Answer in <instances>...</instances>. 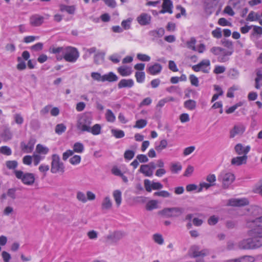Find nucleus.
<instances>
[{
  "instance_id": "nucleus-63",
  "label": "nucleus",
  "mask_w": 262,
  "mask_h": 262,
  "mask_svg": "<svg viewBox=\"0 0 262 262\" xmlns=\"http://www.w3.org/2000/svg\"><path fill=\"white\" fill-rule=\"evenodd\" d=\"M212 35L216 38H220L222 37V31L219 28H217L212 31Z\"/></svg>"
},
{
  "instance_id": "nucleus-38",
  "label": "nucleus",
  "mask_w": 262,
  "mask_h": 262,
  "mask_svg": "<svg viewBox=\"0 0 262 262\" xmlns=\"http://www.w3.org/2000/svg\"><path fill=\"white\" fill-rule=\"evenodd\" d=\"M152 239L156 243L159 245H162L164 243V239L161 234H154L152 236Z\"/></svg>"
},
{
  "instance_id": "nucleus-48",
  "label": "nucleus",
  "mask_w": 262,
  "mask_h": 262,
  "mask_svg": "<svg viewBox=\"0 0 262 262\" xmlns=\"http://www.w3.org/2000/svg\"><path fill=\"white\" fill-rule=\"evenodd\" d=\"M138 22L141 25H146L150 23V17H137Z\"/></svg>"
},
{
  "instance_id": "nucleus-53",
  "label": "nucleus",
  "mask_w": 262,
  "mask_h": 262,
  "mask_svg": "<svg viewBox=\"0 0 262 262\" xmlns=\"http://www.w3.org/2000/svg\"><path fill=\"white\" fill-rule=\"evenodd\" d=\"M81 161V157L79 155H75L70 159V162L72 165H77Z\"/></svg>"
},
{
  "instance_id": "nucleus-30",
  "label": "nucleus",
  "mask_w": 262,
  "mask_h": 262,
  "mask_svg": "<svg viewBox=\"0 0 262 262\" xmlns=\"http://www.w3.org/2000/svg\"><path fill=\"white\" fill-rule=\"evenodd\" d=\"M101 127L100 124H96L92 127L89 128L87 132L91 133L94 135H98L101 133Z\"/></svg>"
},
{
  "instance_id": "nucleus-62",
  "label": "nucleus",
  "mask_w": 262,
  "mask_h": 262,
  "mask_svg": "<svg viewBox=\"0 0 262 262\" xmlns=\"http://www.w3.org/2000/svg\"><path fill=\"white\" fill-rule=\"evenodd\" d=\"M195 147L194 146H191L185 148L183 151V155L185 156H188L193 152L195 150Z\"/></svg>"
},
{
  "instance_id": "nucleus-11",
  "label": "nucleus",
  "mask_w": 262,
  "mask_h": 262,
  "mask_svg": "<svg viewBox=\"0 0 262 262\" xmlns=\"http://www.w3.org/2000/svg\"><path fill=\"white\" fill-rule=\"evenodd\" d=\"M173 4L171 0H163L162 4V9L159 11V13H168L171 14L172 13Z\"/></svg>"
},
{
  "instance_id": "nucleus-61",
  "label": "nucleus",
  "mask_w": 262,
  "mask_h": 262,
  "mask_svg": "<svg viewBox=\"0 0 262 262\" xmlns=\"http://www.w3.org/2000/svg\"><path fill=\"white\" fill-rule=\"evenodd\" d=\"M189 79L191 84L195 86H199V80L198 78L194 75H190L189 76Z\"/></svg>"
},
{
  "instance_id": "nucleus-40",
  "label": "nucleus",
  "mask_w": 262,
  "mask_h": 262,
  "mask_svg": "<svg viewBox=\"0 0 262 262\" xmlns=\"http://www.w3.org/2000/svg\"><path fill=\"white\" fill-rule=\"evenodd\" d=\"M167 146V142L165 139L162 140L159 145L155 146V149L158 151H161L162 150L165 149Z\"/></svg>"
},
{
  "instance_id": "nucleus-59",
  "label": "nucleus",
  "mask_w": 262,
  "mask_h": 262,
  "mask_svg": "<svg viewBox=\"0 0 262 262\" xmlns=\"http://www.w3.org/2000/svg\"><path fill=\"white\" fill-rule=\"evenodd\" d=\"M131 19L128 18L126 20H124L121 23L122 28L125 30H128L130 27Z\"/></svg>"
},
{
  "instance_id": "nucleus-18",
  "label": "nucleus",
  "mask_w": 262,
  "mask_h": 262,
  "mask_svg": "<svg viewBox=\"0 0 262 262\" xmlns=\"http://www.w3.org/2000/svg\"><path fill=\"white\" fill-rule=\"evenodd\" d=\"M134 85V81L132 79H122L118 83L119 89L130 88Z\"/></svg>"
},
{
  "instance_id": "nucleus-24",
  "label": "nucleus",
  "mask_w": 262,
  "mask_h": 262,
  "mask_svg": "<svg viewBox=\"0 0 262 262\" xmlns=\"http://www.w3.org/2000/svg\"><path fill=\"white\" fill-rule=\"evenodd\" d=\"M139 172L143 173L146 177H150L153 174L152 172L147 164L141 165L139 170Z\"/></svg>"
},
{
  "instance_id": "nucleus-29",
  "label": "nucleus",
  "mask_w": 262,
  "mask_h": 262,
  "mask_svg": "<svg viewBox=\"0 0 262 262\" xmlns=\"http://www.w3.org/2000/svg\"><path fill=\"white\" fill-rule=\"evenodd\" d=\"M113 197L117 206H119L121 203V192L119 190H116L113 192Z\"/></svg>"
},
{
  "instance_id": "nucleus-14",
  "label": "nucleus",
  "mask_w": 262,
  "mask_h": 262,
  "mask_svg": "<svg viewBox=\"0 0 262 262\" xmlns=\"http://www.w3.org/2000/svg\"><path fill=\"white\" fill-rule=\"evenodd\" d=\"M165 33V30L163 28H159L155 30L149 31L148 35L151 37L152 40H155L162 37Z\"/></svg>"
},
{
  "instance_id": "nucleus-7",
  "label": "nucleus",
  "mask_w": 262,
  "mask_h": 262,
  "mask_svg": "<svg viewBox=\"0 0 262 262\" xmlns=\"http://www.w3.org/2000/svg\"><path fill=\"white\" fill-rule=\"evenodd\" d=\"M184 211L181 207L165 208L158 213L166 217H177L180 216Z\"/></svg>"
},
{
  "instance_id": "nucleus-32",
  "label": "nucleus",
  "mask_w": 262,
  "mask_h": 262,
  "mask_svg": "<svg viewBox=\"0 0 262 262\" xmlns=\"http://www.w3.org/2000/svg\"><path fill=\"white\" fill-rule=\"evenodd\" d=\"M73 147V152L82 153L84 150V145L80 142H76Z\"/></svg>"
},
{
  "instance_id": "nucleus-3",
  "label": "nucleus",
  "mask_w": 262,
  "mask_h": 262,
  "mask_svg": "<svg viewBox=\"0 0 262 262\" xmlns=\"http://www.w3.org/2000/svg\"><path fill=\"white\" fill-rule=\"evenodd\" d=\"M79 56V54L76 48L72 47H66L62 56L57 57L58 60H61L62 58L67 62L74 63L76 61Z\"/></svg>"
},
{
  "instance_id": "nucleus-22",
  "label": "nucleus",
  "mask_w": 262,
  "mask_h": 262,
  "mask_svg": "<svg viewBox=\"0 0 262 262\" xmlns=\"http://www.w3.org/2000/svg\"><path fill=\"white\" fill-rule=\"evenodd\" d=\"M118 79L117 76L112 72L103 75V82L108 81L112 82L117 81Z\"/></svg>"
},
{
  "instance_id": "nucleus-55",
  "label": "nucleus",
  "mask_w": 262,
  "mask_h": 262,
  "mask_svg": "<svg viewBox=\"0 0 262 262\" xmlns=\"http://www.w3.org/2000/svg\"><path fill=\"white\" fill-rule=\"evenodd\" d=\"M135 152L132 150H127L125 151L124 157L125 159L131 160L135 156Z\"/></svg>"
},
{
  "instance_id": "nucleus-45",
  "label": "nucleus",
  "mask_w": 262,
  "mask_h": 262,
  "mask_svg": "<svg viewBox=\"0 0 262 262\" xmlns=\"http://www.w3.org/2000/svg\"><path fill=\"white\" fill-rule=\"evenodd\" d=\"M0 152L5 155L10 156L12 154V150L9 147L3 146L0 147Z\"/></svg>"
},
{
  "instance_id": "nucleus-4",
  "label": "nucleus",
  "mask_w": 262,
  "mask_h": 262,
  "mask_svg": "<svg viewBox=\"0 0 262 262\" xmlns=\"http://www.w3.org/2000/svg\"><path fill=\"white\" fill-rule=\"evenodd\" d=\"M235 179V177L233 173L226 170L222 171L218 176V180L221 182L222 187L225 189L229 188Z\"/></svg>"
},
{
  "instance_id": "nucleus-41",
  "label": "nucleus",
  "mask_w": 262,
  "mask_h": 262,
  "mask_svg": "<svg viewBox=\"0 0 262 262\" xmlns=\"http://www.w3.org/2000/svg\"><path fill=\"white\" fill-rule=\"evenodd\" d=\"M17 60L18 62L16 68L18 70H24L26 68V64L25 61H24L21 57H18Z\"/></svg>"
},
{
  "instance_id": "nucleus-13",
  "label": "nucleus",
  "mask_w": 262,
  "mask_h": 262,
  "mask_svg": "<svg viewBox=\"0 0 262 262\" xmlns=\"http://www.w3.org/2000/svg\"><path fill=\"white\" fill-rule=\"evenodd\" d=\"M249 202L245 198L231 199L228 201V205L235 207H241L247 205Z\"/></svg>"
},
{
  "instance_id": "nucleus-2",
  "label": "nucleus",
  "mask_w": 262,
  "mask_h": 262,
  "mask_svg": "<svg viewBox=\"0 0 262 262\" xmlns=\"http://www.w3.org/2000/svg\"><path fill=\"white\" fill-rule=\"evenodd\" d=\"M246 226L248 228H251L250 234L257 235L262 238V216L254 220H247Z\"/></svg>"
},
{
  "instance_id": "nucleus-56",
  "label": "nucleus",
  "mask_w": 262,
  "mask_h": 262,
  "mask_svg": "<svg viewBox=\"0 0 262 262\" xmlns=\"http://www.w3.org/2000/svg\"><path fill=\"white\" fill-rule=\"evenodd\" d=\"M14 119L15 122L18 125H21L23 123L24 119L20 114H15L14 115Z\"/></svg>"
},
{
  "instance_id": "nucleus-20",
  "label": "nucleus",
  "mask_w": 262,
  "mask_h": 262,
  "mask_svg": "<svg viewBox=\"0 0 262 262\" xmlns=\"http://www.w3.org/2000/svg\"><path fill=\"white\" fill-rule=\"evenodd\" d=\"M247 156L236 157L232 159L231 163L233 165L239 166L243 164H246L247 162Z\"/></svg>"
},
{
  "instance_id": "nucleus-1",
  "label": "nucleus",
  "mask_w": 262,
  "mask_h": 262,
  "mask_svg": "<svg viewBox=\"0 0 262 262\" xmlns=\"http://www.w3.org/2000/svg\"><path fill=\"white\" fill-rule=\"evenodd\" d=\"M250 230L247 231V235L250 237L244 239L238 243V247L240 249H254L262 246V238L257 235H251Z\"/></svg>"
},
{
  "instance_id": "nucleus-15",
  "label": "nucleus",
  "mask_w": 262,
  "mask_h": 262,
  "mask_svg": "<svg viewBox=\"0 0 262 262\" xmlns=\"http://www.w3.org/2000/svg\"><path fill=\"white\" fill-rule=\"evenodd\" d=\"M234 149L237 155L247 156L250 151V147L249 145L244 147L241 143H238L235 146Z\"/></svg>"
},
{
  "instance_id": "nucleus-9",
  "label": "nucleus",
  "mask_w": 262,
  "mask_h": 262,
  "mask_svg": "<svg viewBox=\"0 0 262 262\" xmlns=\"http://www.w3.org/2000/svg\"><path fill=\"white\" fill-rule=\"evenodd\" d=\"M210 61L209 59H203L198 64L192 66V70L198 72L200 71L204 73H209L210 70Z\"/></svg>"
},
{
  "instance_id": "nucleus-49",
  "label": "nucleus",
  "mask_w": 262,
  "mask_h": 262,
  "mask_svg": "<svg viewBox=\"0 0 262 262\" xmlns=\"http://www.w3.org/2000/svg\"><path fill=\"white\" fill-rule=\"evenodd\" d=\"M137 57L142 61H149L150 60V57L144 54L139 53L137 54Z\"/></svg>"
},
{
  "instance_id": "nucleus-23",
  "label": "nucleus",
  "mask_w": 262,
  "mask_h": 262,
  "mask_svg": "<svg viewBox=\"0 0 262 262\" xmlns=\"http://www.w3.org/2000/svg\"><path fill=\"white\" fill-rule=\"evenodd\" d=\"M118 72L122 76H129L132 73V69L127 66H121L117 69Z\"/></svg>"
},
{
  "instance_id": "nucleus-27",
  "label": "nucleus",
  "mask_w": 262,
  "mask_h": 262,
  "mask_svg": "<svg viewBox=\"0 0 262 262\" xmlns=\"http://www.w3.org/2000/svg\"><path fill=\"white\" fill-rule=\"evenodd\" d=\"M256 77L255 79V88L256 89H259L260 85L259 82L262 81V70L258 69L256 72Z\"/></svg>"
},
{
  "instance_id": "nucleus-39",
  "label": "nucleus",
  "mask_w": 262,
  "mask_h": 262,
  "mask_svg": "<svg viewBox=\"0 0 262 262\" xmlns=\"http://www.w3.org/2000/svg\"><path fill=\"white\" fill-rule=\"evenodd\" d=\"M239 75V71L235 69H231L229 71L228 76L232 79H236L238 78Z\"/></svg>"
},
{
  "instance_id": "nucleus-5",
  "label": "nucleus",
  "mask_w": 262,
  "mask_h": 262,
  "mask_svg": "<svg viewBox=\"0 0 262 262\" xmlns=\"http://www.w3.org/2000/svg\"><path fill=\"white\" fill-rule=\"evenodd\" d=\"M92 122V117L89 113L82 114L78 119L77 127L82 132L89 130Z\"/></svg>"
},
{
  "instance_id": "nucleus-37",
  "label": "nucleus",
  "mask_w": 262,
  "mask_h": 262,
  "mask_svg": "<svg viewBox=\"0 0 262 262\" xmlns=\"http://www.w3.org/2000/svg\"><path fill=\"white\" fill-rule=\"evenodd\" d=\"M135 77L137 82L143 83L145 78V73L144 72H136L135 73Z\"/></svg>"
},
{
  "instance_id": "nucleus-42",
  "label": "nucleus",
  "mask_w": 262,
  "mask_h": 262,
  "mask_svg": "<svg viewBox=\"0 0 262 262\" xmlns=\"http://www.w3.org/2000/svg\"><path fill=\"white\" fill-rule=\"evenodd\" d=\"M147 123V121L145 119H140L136 121V124L134 127L138 128H142L144 127Z\"/></svg>"
},
{
  "instance_id": "nucleus-36",
  "label": "nucleus",
  "mask_w": 262,
  "mask_h": 262,
  "mask_svg": "<svg viewBox=\"0 0 262 262\" xmlns=\"http://www.w3.org/2000/svg\"><path fill=\"white\" fill-rule=\"evenodd\" d=\"M111 133L116 138L118 139L122 138L125 136L124 132L123 130L120 129H112L111 130Z\"/></svg>"
},
{
  "instance_id": "nucleus-25",
  "label": "nucleus",
  "mask_w": 262,
  "mask_h": 262,
  "mask_svg": "<svg viewBox=\"0 0 262 262\" xmlns=\"http://www.w3.org/2000/svg\"><path fill=\"white\" fill-rule=\"evenodd\" d=\"M124 236V234L123 232L117 231L108 236V238L113 242H117L122 239Z\"/></svg>"
},
{
  "instance_id": "nucleus-17",
  "label": "nucleus",
  "mask_w": 262,
  "mask_h": 262,
  "mask_svg": "<svg viewBox=\"0 0 262 262\" xmlns=\"http://www.w3.org/2000/svg\"><path fill=\"white\" fill-rule=\"evenodd\" d=\"M245 130V127L243 124L234 125L233 128L230 131V138H234L236 135L242 134Z\"/></svg>"
},
{
  "instance_id": "nucleus-46",
  "label": "nucleus",
  "mask_w": 262,
  "mask_h": 262,
  "mask_svg": "<svg viewBox=\"0 0 262 262\" xmlns=\"http://www.w3.org/2000/svg\"><path fill=\"white\" fill-rule=\"evenodd\" d=\"M77 199L83 203L86 202L87 199L85 194L81 191H78L76 194Z\"/></svg>"
},
{
  "instance_id": "nucleus-16",
  "label": "nucleus",
  "mask_w": 262,
  "mask_h": 262,
  "mask_svg": "<svg viewBox=\"0 0 262 262\" xmlns=\"http://www.w3.org/2000/svg\"><path fill=\"white\" fill-rule=\"evenodd\" d=\"M162 69V66L160 64L155 63L154 64L149 66L146 71L150 75H155L161 73Z\"/></svg>"
},
{
  "instance_id": "nucleus-26",
  "label": "nucleus",
  "mask_w": 262,
  "mask_h": 262,
  "mask_svg": "<svg viewBox=\"0 0 262 262\" xmlns=\"http://www.w3.org/2000/svg\"><path fill=\"white\" fill-rule=\"evenodd\" d=\"M44 22L43 17H30V24L33 27H37Z\"/></svg>"
},
{
  "instance_id": "nucleus-47",
  "label": "nucleus",
  "mask_w": 262,
  "mask_h": 262,
  "mask_svg": "<svg viewBox=\"0 0 262 262\" xmlns=\"http://www.w3.org/2000/svg\"><path fill=\"white\" fill-rule=\"evenodd\" d=\"M36 151L39 154H46L48 153L49 149L47 147L43 146L41 144H38L36 146Z\"/></svg>"
},
{
  "instance_id": "nucleus-50",
  "label": "nucleus",
  "mask_w": 262,
  "mask_h": 262,
  "mask_svg": "<svg viewBox=\"0 0 262 262\" xmlns=\"http://www.w3.org/2000/svg\"><path fill=\"white\" fill-rule=\"evenodd\" d=\"M154 194L155 196H159L163 198H168L170 196V193L165 190L155 192Z\"/></svg>"
},
{
  "instance_id": "nucleus-12",
  "label": "nucleus",
  "mask_w": 262,
  "mask_h": 262,
  "mask_svg": "<svg viewBox=\"0 0 262 262\" xmlns=\"http://www.w3.org/2000/svg\"><path fill=\"white\" fill-rule=\"evenodd\" d=\"M35 143V140L31 138L27 144H26L24 142H21L20 143V148L24 152L31 153L34 149Z\"/></svg>"
},
{
  "instance_id": "nucleus-19",
  "label": "nucleus",
  "mask_w": 262,
  "mask_h": 262,
  "mask_svg": "<svg viewBox=\"0 0 262 262\" xmlns=\"http://www.w3.org/2000/svg\"><path fill=\"white\" fill-rule=\"evenodd\" d=\"M233 53V51L226 50L223 49L220 55L218 56V61L220 62H225L229 60V56H230Z\"/></svg>"
},
{
  "instance_id": "nucleus-31",
  "label": "nucleus",
  "mask_w": 262,
  "mask_h": 262,
  "mask_svg": "<svg viewBox=\"0 0 262 262\" xmlns=\"http://www.w3.org/2000/svg\"><path fill=\"white\" fill-rule=\"evenodd\" d=\"M184 107L189 110H193L196 107V102L191 99L186 101L184 103Z\"/></svg>"
},
{
  "instance_id": "nucleus-44",
  "label": "nucleus",
  "mask_w": 262,
  "mask_h": 262,
  "mask_svg": "<svg viewBox=\"0 0 262 262\" xmlns=\"http://www.w3.org/2000/svg\"><path fill=\"white\" fill-rule=\"evenodd\" d=\"M66 130V126L62 123L57 124L55 127V132L58 135L64 133Z\"/></svg>"
},
{
  "instance_id": "nucleus-34",
  "label": "nucleus",
  "mask_w": 262,
  "mask_h": 262,
  "mask_svg": "<svg viewBox=\"0 0 262 262\" xmlns=\"http://www.w3.org/2000/svg\"><path fill=\"white\" fill-rule=\"evenodd\" d=\"M158 208V201L156 200H151L146 205V209L147 210L151 211Z\"/></svg>"
},
{
  "instance_id": "nucleus-54",
  "label": "nucleus",
  "mask_w": 262,
  "mask_h": 262,
  "mask_svg": "<svg viewBox=\"0 0 262 262\" xmlns=\"http://www.w3.org/2000/svg\"><path fill=\"white\" fill-rule=\"evenodd\" d=\"M176 10H177L178 13L176 16H181V15L185 16L186 15L185 9L181 6H177Z\"/></svg>"
},
{
  "instance_id": "nucleus-10",
  "label": "nucleus",
  "mask_w": 262,
  "mask_h": 262,
  "mask_svg": "<svg viewBox=\"0 0 262 262\" xmlns=\"http://www.w3.org/2000/svg\"><path fill=\"white\" fill-rule=\"evenodd\" d=\"M191 252L190 256L193 258L198 257H204L209 254V251L207 249H204L200 251V248L198 246H193L190 249Z\"/></svg>"
},
{
  "instance_id": "nucleus-6",
  "label": "nucleus",
  "mask_w": 262,
  "mask_h": 262,
  "mask_svg": "<svg viewBox=\"0 0 262 262\" xmlns=\"http://www.w3.org/2000/svg\"><path fill=\"white\" fill-rule=\"evenodd\" d=\"M15 177L21 180L25 185H32L35 182V176L32 173L24 172L21 170H15L14 171Z\"/></svg>"
},
{
  "instance_id": "nucleus-21",
  "label": "nucleus",
  "mask_w": 262,
  "mask_h": 262,
  "mask_svg": "<svg viewBox=\"0 0 262 262\" xmlns=\"http://www.w3.org/2000/svg\"><path fill=\"white\" fill-rule=\"evenodd\" d=\"M112 207V202L109 196L105 197L101 204V209L103 211L110 210Z\"/></svg>"
},
{
  "instance_id": "nucleus-28",
  "label": "nucleus",
  "mask_w": 262,
  "mask_h": 262,
  "mask_svg": "<svg viewBox=\"0 0 262 262\" xmlns=\"http://www.w3.org/2000/svg\"><path fill=\"white\" fill-rule=\"evenodd\" d=\"M75 9V7L74 6L61 5L60 6L61 11L67 12L69 14H74Z\"/></svg>"
},
{
  "instance_id": "nucleus-60",
  "label": "nucleus",
  "mask_w": 262,
  "mask_h": 262,
  "mask_svg": "<svg viewBox=\"0 0 262 262\" xmlns=\"http://www.w3.org/2000/svg\"><path fill=\"white\" fill-rule=\"evenodd\" d=\"M182 169V166L180 164L173 163L171 166V170L174 173H177Z\"/></svg>"
},
{
  "instance_id": "nucleus-33",
  "label": "nucleus",
  "mask_w": 262,
  "mask_h": 262,
  "mask_svg": "<svg viewBox=\"0 0 262 262\" xmlns=\"http://www.w3.org/2000/svg\"><path fill=\"white\" fill-rule=\"evenodd\" d=\"M196 42V40L194 37H191L190 40H188L186 42V46L189 49H191L193 51H196V49L195 47V43Z\"/></svg>"
},
{
  "instance_id": "nucleus-43",
  "label": "nucleus",
  "mask_w": 262,
  "mask_h": 262,
  "mask_svg": "<svg viewBox=\"0 0 262 262\" xmlns=\"http://www.w3.org/2000/svg\"><path fill=\"white\" fill-rule=\"evenodd\" d=\"M7 167L9 169H14L18 166V163L15 160L7 161L6 162Z\"/></svg>"
},
{
  "instance_id": "nucleus-57",
  "label": "nucleus",
  "mask_w": 262,
  "mask_h": 262,
  "mask_svg": "<svg viewBox=\"0 0 262 262\" xmlns=\"http://www.w3.org/2000/svg\"><path fill=\"white\" fill-rule=\"evenodd\" d=\"M226 70V68L223 66H216L213 70V72L216 74L223 73Z\"/></svg>"
},
{
  "instance_id": "nucleus-51",
  "label": "nucleus",
  "mask_w": 262,
  "mask_h": 262,
  "mask_svg": "<svg viewBox=\"0 0 262 262\" xmlns=\"http://www.w3.org/2000/svg\"><path fill=\"white\" fill-rule=\"evenodd\" d=\"M216 180V177L214 174H209L207 176L206 181L212 186L215 185Z\"/></svg>"
},
{
  "instance_id": "nucleus-58",
  "label": "nucleus",
  "mask_w": 262,
  "mask_h": 262,
  "mask_svg": "<svg viewBox=\"0 0 262 262\" xmlns=\"http://www.w3.org/2000/svg\"><path fill=\"white\" fill-rule=\"evenodd\" d=\"M258 34H262V27L254 26H253V31L252 33L251 34V36H254Z\"/></svg>"
},
{
  "instance_id": "nucleus-52",
  "label": "nucleus",
  "mask_w": 262,
  "mask_h": 262,
  "mask_svg": "<svg viewBox=\"0 0 262 262\" xmlns=\"http://www.w3.org/2000/svg\"><path fill=\"white\" fill-rule=\"evenodd\" d=\"M92 78L97 81L103 82V75L101 76L100 73L98 72H92L91 73Z\"/></svg>"
},
{
  "instance_id": "nucleus-64",
  "label": "nucleus",
  "mask_w": 262,
  "mask_h": 262,
  "mask_svg": "<svg viewBox=\"0 0 262 262\" xmlns=\"http://www.w3.org/2000/svg\"><path fill=\"white\" fill-rule=\"evenodd\" d=\"M2 256L4 262H10L11 256L8 252L5 251H3L2 253Z\"/></svg>"
},
{
  "instance_id": "nucleus-8",
  "label": "nucleus",
  "mask_w": 262,
  "mask_h": 262,
  "mask_svg": "<svg viewBox=\"0 0 262 262\" xmlns=\"http://www.w3.org/2000/svg\"><path fill=\"white\" fill-rule=\"evenodd\" d=\"M51 172L52 173L64 172V164L60 161L59 156L56 154H54L52 156Z\"/></svg>"
},
{
  "instance_id": "nucleus-35",
  "label": "nucleus",
  "mask_w": 262,
  "mask_h": 262,
  "mask_svg": "<svg viewBox=\"0 0 262 262\" xmlns=\"http://www.w3.org/2000/svg\"><path fill=\"white\" fill-rule=\"evenodd\" d=\"M106 120L110 122H114L116 120V117L111 110H107L105 113Z\"/></svg>"
}]
</instances>
